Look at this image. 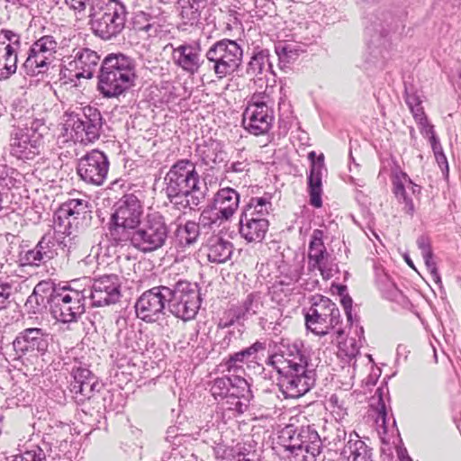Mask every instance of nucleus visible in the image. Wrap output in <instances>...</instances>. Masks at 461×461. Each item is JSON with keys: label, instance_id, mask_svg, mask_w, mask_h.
<instances>
[{"label": "nucleus", "instance_id": "nucleus-16", "mask_svg": "<svg viewBox=\"0 0 461 461\" xmlns=\"http://www.w3.org/2000/svg\"><path fill=\"white\" fill-rule=\"evenodd\" d=\"M50 335L41 328H27L19 332L13 347L18 357L38 358L49 348Z\"/></svg>", "mask_w": 461, "mask_h": 461}, {"label": "nucleus", "instance_id": "nucleus-59", "mask_svg": "<svg viewBox=\"0 0 461 461\" xmlns=\"http://www.w3.org/2000/svg\"><path fill=\"white\" fill-rule=\"evenodd\" d=\"M417 246L420 250L421 256L432 255L430 240L428 236L421 235L417 239Z\"/></svg>", "mask_w": 461, "mask_h": 461}, {"label": "nucleus", "instance_id": "nucleus-6", "mask_svg": "<svg viewBox=\"0 0 461 461\" xmlns=\"http://www.w3.org/2000/svg\"><path fill=\"white\" fill-rule=\"evenodd\" d=\"M127 15L126 5L120 0H91V29L95 36L104 41H110L122 33Z\"/></svg>", "mask_w": 461, "mask_h": 461}, {"label": "nucleus", "instance_id": "nucleus-14", "mask_svg": "<svg viewBox=\"0 0 461 461\" xmlns=\"http://www.w3.org/2000/svg\"><path fill=\"white\" fill-rule=\"evenodd\" d=\"M274 122L271 98L266 93L254 94L243 112L242 125L250 134L264 135Z\"/></svg>", "mask_w": 461, "mask_h": 461}, {"label": "nucleus", "instance_id": "nucleus-62", "mask_svg": "<svg viewBox=\"0 0 461 461\" xmlns=\"http://www.w3.org/2000/svg\"><path fill=\"white\" fill-rule=\"evenodd\" d=\"M384 391L387 392V388L378 387L375 390V395H374V398L375 397L378 398L379 419H381L383 420V423L385 422V417H386L385 404H384V402L383 401V394H384Z\"/></svg>", "mask_w": 461, "mask_h": 461}, {"label": "nucleus", "instance_id": "nucleus-44", "mask_svg": "<svg viewBox=\"0 0 461 461\" xmlns=\"http://www.w3.org/2000/svg\"><path fill=\"white\" fill-rule=\"evenodd\" d=\"M200 228L198 222L188 221L184 225H179L176 229V235L180 245L185 247L196 242Z\"/></svg>", "mask_w": 461, "mask_h": 461}, {"label": "nucleus", "instance_id": "nucleus-18", "mask_svg": "<svg viewBox=\"0 0 461 461\" xmlns=\"http://www.w3.org/2000/svg\"><path fill=\"white\" fill-rule=\"evenodd\" d=\"M109 160L107 156L98 149H93L78 159L77 173L86 183L96 186L102 185L108 175Z\"/></svg>", "mask_w": 461, "mask_h": 461}, {"label": "nucleus", "instance_id": "nucleus-34", "mask_svg": "<svg viewBox=\"0 0 461 461\" xmlns=\"http://www.w3.org/2000/svg\"><path fill=\"white\" fill-rule=\"evenodd\" d=\"M204 249L210 262L221 264L230 259L233 246L231 242L218 236H213L208 240Z\"/></svg>", "mask_w": 461, "mask_h": 461}, {"label": "nucleus", "instance_id": "nucleus-64", "mask_svg": "<svg viewBox=\"0 0 461 461\" xmlns=\"http://www.w3.org/2000/svg\"><path fill=\"white\" fill-rule=\"evenodd\" d=\"M249 169V163L247 159L237 160L232 162L227 168V172L243 173Z\"/></svg>", "mask_w": 461, "mask_h": 461}, {"label": "nucleus", "instance_id": "nucleus-28", "mask_svg": "<svg viewBox=\"0 0 461 461\" xmlns=\"http://www.w3.org/2000/svg\"><path fill=\"white\" fill-rule=\"evenodd\" d=\"M263 306L261 296L258 293L249 294L240 306L229 310L230 320L222 324L228 327L235 322L247 321L249 317L257 314Z\"/></svg>", "mask_w": 461, "mask_h": 461}, {"label": "nucleus", "instance_id": "nucleus-19", "mask_svg": "<svg viewBox=\"0 0 461 461\" xmlns=\"http://www.w3.org/2000/svg\"><path fill=\"white\" fill-rule=\"evenodd\" d=\"M171 49V59L177 68L189 75L196 74L203 60L201 56L199 41H183L179 44L168 43L166 49Z\"/></svg>", "mask_w": 461, "mask_h": 461}, {"label": "nucleus", "instance_id": "nucleus-29", "mask_svg": "<svg viewBox=\"0 0 461 461\" xmlns=\"http://www.w3.org/2000/svg\"><path fill=\"white\" fill-rule=\"evenodd\" d=\"M249 216L250 212L240 216L239 232L248 242H260L266 236L269 222L267 219H248Z\"/></svg>", "mask_w": 461, "mask_h": 461}, {"label": "nucleus", "instance_id": "nucleus-55", "mask_svg": "<svg viewBox=\"0 0 461 461\" xmlns=\"http://www.w3.org/2000/svg\"><path fill=\"white\" fill-rule=\"evenodd\" d=\"M275 50L279 59L285 62H289L291 59H294L296 55V50L294 45L286 42H278L275 46Z\"/></svg>", "mask_w": 461, "mask_h": 461}, {"label": "nucleus", "instance_id": "nucleus-54", "mask_svg": "<svg viewBox=\"0 0 461 461\" xmlns=\"http://www.w3.org/2000/svg\"><path fill=\"white\" fill-rule=\"evenodd\" d=\"M328 402L336 419H343L348 414V408L345 406L344 401L340 400L338 395L332 394Z\"/></svg>", "mask_w": 461, "mask_h": 461}, {"label": "nucleus", "instance_id": "nucleus-3", "mask_svg": "<svg viewBox=\"0 0 461 461\" xmlns=\"http://www.w3.org/2000/svg\"><path fill=\"white\" fill-rule=\"evenodd\" d=\"M136 62L121 52L110 53L101 61L97 89L104 97H119L135 82Z\"/></svg>", "mask_w": 461, "mask_h": 461}, {"label": "nucleus", "instance_id": "nucleus-36", "mask_svg": "<svg viewBox=\"0 0 461 461\" xmlns=\"http://www.w3.org/2000/svg\"><path fill=\"white\" fill-rule=\"evenodd\" d=\"M142 332L133 328L120 330L118 334L119 345L129 353H142L146 348Z\"/></svg>", "mask_w": 461, "mask_h": 461}, {"label": "nucleus", "instance_id": "nucleus-30", "mask_svg": "<svg viewBox=\"0 0 461 461\" xmlns=\"http://www.w3.org/2000/svg\"><path fill=\"white\" fill-rule=\"evenodd\" d=\"M372 455V448L355 432L348 435V439L340 451L344 461H373Z\"/></svg>", "mask_w": 461, "mask_h": 461}, {"label": "nucleus", "instance_id": "nucleus-20", "mask_svg": "<svg viewBox=\"0 0 461 461\" xmlns=\"http://www.w3.org/2000/svg\"><path fill=\"white\" fill-rule=\"evenodd\" d=\"M121 285L117 275H104L94 279L88 295L92 305L102 307L116 303L122 295Z\"/></svg>", "mask_w": 461, "mask_h": 461}, {"label": "nucleus", "instance_id": "nucleus-57", "mask_svg": "<svg viewBox=\"0 0 461 461\" xmlns=\"http://www.w3.org/2000/svg\"><path fill=\"white\" fill-rule=\"evenodd\" d=\"M405 103L408 105L409 109L419 105L422 103L421 96L419 95L417 90L414 89L412 86H408L405 84Z\"/></svg>", "mask_w": 461, "mask_h": 461}, {"label": "nucleus", "instance_id": "nucleus-50", "mask_svg": "<svg viewBox=\"0 0 461 461\" xmlns=\"http://www.w3.org/2000/svg\"><path fill=\"white\" fill-rule=\"evenodd\" d=\"M230 375H224L214 379L210 386V392L217 403L223 400L229 393Z\"/></svg>", "mask_w": 461, "mask_h": 461}, {"label": "nucleus", "instance_id": "nucleus-61", "mask_svg": "<svg viewBox=\"0 0 461 461\" xmlns=\"http://www.w3.org/2000/svg\"><path fill=\"white\" fill-rule=\"evenodd\" d=\"M12 294V286L0 282V310L5 308Z\"/></svg>", "mask_w": 461, "mask_h": 461}, {"label": "nucleus", "instance_id": "nucleus-24", "mask_svg": "<svg viewBox=\"0 0 461 461\" xmlns=\"http://www.w3.org/2000/svg\"><path fill=\"white\" fill-rule=\"evenodd\" d=\"M304 319L308 330L318 336L330 335L331 342H333L335 339H339L344 333L343 330L340 328L335 330L337 325L340 322V317H336L335 315L323 316L322 314L305 312Z\"/></svg>", "mask_w": 461, "mask_h": 461}, {"label": "nucleus", "instance_id": "nucleus-43", "mask_svg": "<svg viewBox=\"0 0 461 461\" xmlns=\"http://www.w3.org/2000/svg\"><path fill=\"white\" fill-rule=\"evenodd\" d=\"M23 180V176L17 169L0 164V194L2 191L19 187Z\"/></svg>", "mask_w": 461, "mask_h": 461}, {"label": "nucleus", "instance_id": "nucleus-1", "mask_svg": "<svg viewBox=\"0 0 461 461\" xmlns=\"http://www.w3.org/2000/svg\"><path fill=\"white\" fill-rule=\"evenodd\" d=\"M267 365L277 372V385L286 399L299 398L315 384L316 372L311 363V353L302 340L282 339L277 352L267 358Z\"/></svg>", "mask_w": 461, "mask_h": 461}, {"label": "nucleus", "instance_id": "nucleus-53", "mask_svg": "<svg viewBox=\"0 0 461 461\" xmlns=\"http://www.w3.org/2000/svg\"><path fill=\"white\" fill-rule=\"evenodd\" d=\"M248 204L255 207L259 215L267 216L272 210L271 196L268 194H265L262 197H251Z\"/></svg>", "mask_w": 461, "mask_h": 461}, {"label": "nucleus", "instance_id": "nucleus-45", "mask_svg": "<svg viewBox=\"0 0 461 461\" xmlns=\"http://www.w3.org/2000/svg\"><path fill=\"white\" fill-rule=\"evenodd\" d=\"M23 128H19L20 130H24L25 132L28 133V137L34 140L35 143H39L41 147H43V139L44 136L49 131V127L46 125L43 119L34 118L30 121L25 122L23 124ZM36 146V144H34Z\"/></svg>", "mask_w": 461, "mask_h": 461}, {"label": "nucleus", "instance_id": "nucleus-17", "mask_svg": "<svg viewBox=\"0 0 461 461\" xmlns=\"http://www.w3.org/2000/svg\"><path fill=\"white\" fill-rule=\"evenodd\" d=\"M165 290L166 285L154 286L137 299L135 312L139 319L147 323H153L166 315L167 298Z\"/></svg>", "mask_w": 461, "mask_h": 461}, {"label": "nucleus", "instance_id": "nucleus-38", "mask_svg": "<svg viewBox=\"0 0 461 461\" xmlns=\"http://www.w3.org/2000/svg\"><path fill=\"white\" fill-rule=\"evenodd\" d=\"M229 221L227 217L222 216L221 211L211 203L202 211L198 223L202 229L215 231Z\"/></svg>", "mask_w": 461, "mask_h": 461}, {"label": "nucleus", "instance_id": "nucleus-60", "mask_svg": "<svg viewBox=\"0 0 461 461\" xmlns=\"http://www.w3.org/2000/svg\"><path fill=\"white\" fill-rule=\"evenodd\" d=\"M418 127L420 129V133L423 135V137L428 138L430 140L432 136H436L434 131V127L432 124H430L428 121V118L425 117V121H417Z\"/></svg>", "mask_w": 461, "mask_h": 461}, {"label": "nucleus", "instance_id": "nucleus-23", "mask_svg": "<svg viewBox=\"0 0 461 461\" xmlns=\"http://www.w3.org/2000/svg\"><path fill=\"white\" fill-rule=\"evenodd\" d=\"M20 44V36L10 30L0 31V79H7L17 69V53L14 45Z\"/></svg>", "mask_w": 461, "mask_h": 461}, {"label": "nucleus", "instance_id": "nucleus-49", "mask_svg": "<svg viewBox=\"0 0 461 461\" xmlns=\"http://www.w3.org/2000/svg\"><path fill=\"white\" fill-rule=\"evenodd\" d=\"M228 395L239 397L240 399L251 400L253 395L247 380L239 375H230V385Z\"/></svg>", "mask_w": 461, "mask_h": 461}, {"label": "nucleus", "instance_id": "nucleus-41", "mask_svg": "<svg viewBox=\"0 0 461 461\" xmlns=\"http://www.w3.org/2000/svg\"><path fill=\"white\" fill-rule=\"evenodd\" d=\"M306 312L314 314H322L323 316L340 317V312L336 303L330 298L323 295H314L312 297V305Z\"/></svg>", "mask_w": 461, "mask_h": 461}, {"label": "nucleus", "instance_id": "nucleus-4", "mask_svg": "<svg viewBox=\"0 0 461 461\" xmlns=\"http://www.w3.org/2000/svg\"><path fill=\"white\" fill-rule=\"evenodd\" d=\"M406 13L395 7L379 6L367 14L366 33L370 36L369 49L375 57L385 59L391 47V36L403 31Z\"/></svg>", "mask_w": 461, "mask_h": 461}, {"label": "nucleus", "instance_id": "nucleus-52", "mask_svg": "<svg viewBox=\"0 0 461 461\" xmlns=\"http://www.w3.org/2000/svg\"><path fill=\"white\" fill-rule=\"evenodd\" d=\"M45 451L39 446H34L30 450L16 455L13 457L12 461H45Z\"/></svg>", "mask_w": 461, "mask_h": 461}, {"label": "nucleus", "instance_id": "nucleus-33", "mask_svg": "<svg viewBox=\"0 0 461 461\" xmlns=\"http://www.w3.org/2000/svg\"><path fill=\"white\" fill-rule=\"evenodd\" d=\"M162 18L148 12L140 11L134 14L132 19L133 28L143 37H157L162 32Z\"/></svg>", "mask_w": 461, "mask_h": 461}, {"label": "nucleus", "instance_id": "nucleus-47", "mask_svg": "<svg viewBox=\"0 0 461 461\" xmlns=\"http://www.w3.org/2000/svg\"><path fill=\"white\" fill-rule=\"evenodd\" d=\"M376 285L383 296L390 301H399L402 296V292L397 288L390 276L385 273L376 274Z\"/></svg>", "mask_w": 461, "mask_h": 461}, {"label": "nucleus", "instance_id": "nucleus-22", "mask_svg": "<svg viewBox=\"0 0 461 461\" xmlns=\"http://www.w3.org/2000/svg\"><path fill=\"white\" fill-rule=\"evenodd\" d=\"M57 246L55 238L50 234H45L33 249L20 252L19 262L22 266L44 265L58 255Z\"/></svg>", "mask_w": 461, "mask_h": 461}, {"label": "nucleus", "instance_id": "nucleus-35", "mask_svg": "<svg viewBox=\"0 0 461 461\" xmlns=\"http://www.w3.org/2000/svg\"><path fill=\"white\" fill-rule=\"evenodd\" d=\"M405 184H412V181L406 173L402 171L396 172L393 178V192L399 203L404 204L403 211L412 215L415 208L412 199L406 193Z\"/></svg>", "mask_w": 461, "mask_h": 461}, {"label": "nucleus", "instance_id": "nucleus-26", "mask_svg": "<svg viewBox=\"0 0 461 461\" xmlns=\"http://www.w3.org/2000/svg\"><path fill=\"white\" fill-rule=\"evenodd\" d=\"M323 230H313L309 244L308 259L310 267L317 268L324 279H329L330 275L325 274V263L328 260L329 253L323 242Z\"/></svg>", "mask_w": 461, "mask_h": 461}, {"label": "nucleus", "instance_id": "nucleus-63", "mask_svg": "<svg viewBox=\"0 0 461 461\" xmlns=\"http://www.w3.org/2000/svg\"><path fill=\"white\" fill-rule=\"evenodd\" d=\"M344 347L346 348V355L349 358H354L359 354V346L355 339H348L346 340Z\"/></svg>", "mask_w": 461, "mask_h": 461}, {"label": "nucleus", "instance_id": "nucleus-40", "mask_svg": "<svg viewBox=\"0 0 461 461\" xmlns=\"http://www.w3.org/2000/svg\"><path fill=\"white\" fill-rule=\"evenodd\" d=\"M103 384L94 376L86 382H81L78 385L70 384V391L74 393L76 402L80 404L91 399L96 392H99Z\"/></svg>", "mask_w": 461, "mask_h": 461}, {"label": "nucleus", "instance_id": "nucleus-7", "mask_svg": "<svg viewBox=\"0 0 461 461\" xmlns=\"http://www.w3.org/2000/svg\"><path fill=\"white\" fill-rule=\"evenodd\" d=\"M277 444L284 448L287 457H302L301 461H317L321 450V438L310 426H285L279 432Z\"/></svg>", "mask_w": 461, "mask_h": 461}, {"label": "nucleus", "instance_id": "nucleus-39", "mask_svg": "<svg viewBox=\"0 0 461 461\" xmlns=\"http://www.w3.org/2000/svg\"><path fill=\"white\" fill-rule=\"evenodd\" d=\"M179 17L181 22L177 25L178 30L187 31L188 27L198 25L201 20L202 10L192 5L185 0H178Z\"/></svg>", "mask_w": 461, "mask_h": 461}, {"label": "nucleus", "instance_id": "nucleus-8", "mask_svg": "<svg viewBox=\"0 0 461 461\" xmlns=\"http://www.w3.org/2000/svg\"><path fill=\"white\" fill-rule=\"evenodd\" d=\"M109 225L110 239L122 247L128 244L131 231L140 223L143 206L133 194H124L113 206Z\"/></svg>", "mask_w": 461, "mask_h": 461}, {"label": "nucleus", "instance_id": "nucleus-37", "mask_svg": "<svg viewBox=\"0 0 461 461\" xmlns=\"http://www.w3.org/2000/svg\"><path fill=\"white\" fill-rule=\"evenodd\" d=\"M203 164L212 167L224 159L223 145L221 141L209 140L198 145L196 149Z\"/></svg>", "mask_w": 461, "mask_h": 461}, {"label": "nucleus", "instance_id": "nucleus-10", "mask_svg": "<svg viewBox=\"0 0 461 461\" xmlns=\"http://www.w3.org/2000/svg\"><path fill=\"white\" fill-rule=\"evenodd\" d=\"M64 128L70 130V136L74 141L82 144L93 143L99 139L104 124L101 112L90 105L76 110H68Z\"/></svg>", "mask_w": 461, "mask_h": 461}, {"label": "nucleus", "instance_id": "nucleus-11", "mask_svg": "<svg viewBox=\"0 0 461 461\" xmlns=\"http://www.w3.org/2000/svg\"><path fill=\"white\" fill-rule=\"evenodd\" d=\"M167 309L175 317L188 321L194 320L201 307V294L198 285L187 280H178L166 285Z\"/></svg>", "mask_w": 461, "mask_h": 461}, {"label": "nucleus", "instance_id": "nucleus-12", "mask_svg": "<svg viewBox=\"0 0 461 461\" xmlns=\"http://www.w3.org/2000/svg\"><path fill=\"white\" fill-rule=\"evenodd\" d=\"M205 58L216 77L222 79L239 70L242 64L243 50L236 41L222 39L210 46Z\"/></svg>", "mask_w": 461, "mask_h": 461}, {"label": "nucleus", "instance_id": "nucleus-48", "mask_svg": "<svg viewBox=\"0 0 461 461\" xmlns=\"http://www.w3.org/2000/svg\"><path fill=\"white\" fill-rule=\"evenodd\" d=\"M250 400L240 399L231 395H227L218 405L223 411H229L233 416L240 415L248 411Z\"/></svg>", "mask_w": 461, "mask_h": 461}, {"label": "nucleus", "instance_id": "nucleus-5", "mask_svg": "<svg viewBox=\"0 0 461 461\" xmlns=\"http://www.w3.org/2000/svg\"><path fill=\"white\" fill-rule=\"evenodd\" d=\"M164 185L163 191L171 203L181 208L199 204L200 200L194 194L200 189V176L191 160L174 163L164 177Z\"/></svg>", "mask_w": 461, "mask_h": 461}, {"label": "nucleus", "instance_id": "nucleus-32", "mask_svg": "<svg viewBox=\"0 0 461 461\" xmlns=\"http://www.w3.org/2000/svg\"><path fill=\"white\" fill-rule=\"evenodd\" d=\"M324 170V157L321 154L317 161H313L311 166L310 174L307 177L308 188L310 193V202L315 208H320L322 205L321 201V178L322 171Z\"/></svg>", "mask_w": 461, "mask_h": 461}, {"label": "nucleus", "instance_id": "nucleus-13", "mask_svg": "<svg viewBox=\"0 0 461 461\" xmlns=\"http://www.w3.org/2000/svg\"><path fill=\"white\" fill-rule=\"evenodd\" d=\"M100 56L89 48H75L65 57L60 69V79L64 83H75L77 79H90L100 68Z\"/></svg>", "mask_w": 461, "mask_h": 461}, {"label": "nucleus", "instance_id": "nucleus-2", "mask_svg": "<svg viewBox=\"0 0 461 461\" xmlns=\"http://www.w3.org/2000/svg\"><path fill=\"white\" fill-rule=\"evenodd\" d=\"M86 290L71 285H55L50 281H41L36 285L27 303L38 306L50 305L53 317L63 323L76 322L86 311Z\"/></svg>", "mask_w": 461, "mask_h": 461}, {"label": "nucleus", "instance_id": "nucleus-56", "mask_svg": "<svg viewBox=\"0 0 461 461\" xmlns=\"http://www.w3.org/2000/svg\"><path fill=\"white\" fill-rule=\"evenodd\" d=\"M212 453L217 460H230L233 456V448L223 442H215L212 446Z\"/></svg>", "mask_w": 461, "mask_h": 461}, {"label": "nucleus", "instance_id": "nucleus-31", "mask_svg": "<svg viewBox=\"0 0 461 461\" xmlns=\"http://www.w3.org/2000/svg\"><path fill=\"white\" fill-rule=\"evenodd\" d=\"M240 194L232 187L219 189L213 195L212 203L221 211L223 217L230 220L240 204Z\"/></svg>", "mask_w": 461, "mask_h": 461}, {"label": "nucleus", "instance_id": "nucleus-21", "mask_svg": "<svg viewBox=\"0 0 461 461\" xmlns=\"http://www.w3.org/2000/svg\"><path fill=\"white\" fill-rule=\"evenodd\" d=\"M91 212L88 202L84 199H70L62 203L54 215V228L57 232L69 236L72 234L71 219H84Z\"/></svg>", "mask_w": 461, "mask_h": 461}, {"label": "nucleus", "instance_id": "nucleus-58", "mask_svg": "<svg viewBox=\"0 0 461 461\" xmlns=\"http://www.w3.org/2000/svg\"><path fill=\"white\" fill-rule=\"evenodd\" d=\"M74 381L70 384L78 385L81 382H86L88 378H93L91 371L86 368H77L73 373Z\"/></svg>", "mask_w": 461, "mask_h": 461}, {"label": "nucleus", "instance_id": "nucleus-9", "mask_svg": "<svg viewBox=\"0 0 461 461\" xmlns=\"http://www.w3.org/2000/svg\"><path fill=\"white\" fill-rule=\"evenodd\" d=\"M131 232L128 244L142 253H150L166 245L169 230L164 216L155 212L147 213Z\"/></svg>", "mask_w": 461, "mask_h": 461}, {"label": "nucleus", "instance_id": "nucleus-42", "mask_svg": "<svg viewBox=\"0 0 461 461\" xmlns=\"http://www.w3.org/2000/svg\"><path fill=\"white\" fill-rule=\"evenodd\" d=\"M270 68L269 50L267 49H255L249 62L247 73L251 76H257Z\"/></svg>", "mask_w": 461, "mask_h": 461}, {"label": "nucleus", "instance_id": "nucleus-15", "mask_svg": "<svg viewBox=\"0 0 461 461\" xmlns=\"http://www.w3.org/2000/svg\"><path fill=\"white\" fill-rule=\"evenodd\" d=\"M58 43L53 36L45 35L29 49L23 69L27 76L34 77L46 72L54 59Z\"/></svg>", "mask_w": 461, "mask_h": 461}, {"label": "nucleus", "instance_id": "nucleus-27", "mask_svg": "<svg viewBox=\"0 0 461 461\" xmlns=\"http://www.w3.org/2000/svg\"><path fill=\"white\" fill-rule=\"evenodd\" d=\"M266 348V342L257 340L251 346L224 358L221 366L223 367V370L229 373L238 374L243 371V364L245 362L256 359L257 354L264 351Z\"/></svg>", "mask_w": 461, "mask_h": 461}, {"label": "nucleus", "instance_id": "nucleus-25", "mask_svg": "<svg viewBox=\"0 0 461 461\" xmlns=\"http://www.w3.org/2000/svg\"><path fill=\"white\" fill-rule=\"evenodd\" d=\"M28 137L24 130L14 129L10 138V153L19 159H32L39 155L43 147Z\"/></svg>", "mask_w": 461, "mask_h": 461}, {"label": "nucleus", "instance_id": "nucleus-46", "mask_svg": "<svg viewBox=\"0 0 461 461\" xmlns=\"http://www.w3.org/2000/svg\"><path fill=\"white\" fill-rule=\"evenodd\" d=\"M122 246L113 242L108 233V240H101L91 249V254L95 256L99 264H109L108 260L116 255V247Z\"/></svg>", "mask_w": 461, "mask_h": 461}, {"label": "nucleus", "instance_id": "nucleus-51", "mask_svg": "<svg viewBox=\"0 0 461 461\" xmlns=\"http://www.w3.org/2000/svg\"><path fill=\"white\" fill-rule=\"evenodd\" d=\"M12 117L19 123L23 124L33 117V110L28 106V104L23 100H16L12 105Z\"/></svg>", "mask_w": 461, "mask_h": 461}]
</instances>
